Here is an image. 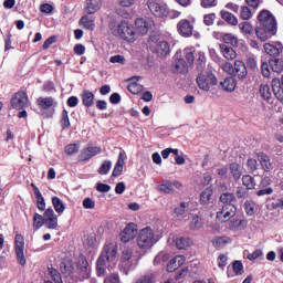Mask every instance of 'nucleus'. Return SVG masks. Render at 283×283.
<instances>
[{
    "label": "nucleus",
    "mask_w": 283,
    "mask_h": 283,
    "mask_svg": "<svg viewBox=\"0 0 283 283\" xmlns=\"http://www.w3.org/2000/svg\"><path fill=\"white\" fill-rule=\"evenodd\" d=\"M259 27L255 28V34L260 41H269L271 36L277 34V21L269 10H262L258 14Z\"/></svg>",
    "instance_id": "nucleus-1"
},
{
    "label": "nucleus",
    "mask_w": 283,
    "mask_h": 283,
    "mask_svg": "<svg viewBox=\"0 0 283 283\" xmlns=\"http://www.w3.org/2000/svg\"><path fill=\"white\" fill-rule=\"evenodd\" d=\"M113 34L114 36H119V39L127 41V43H134L137 39L136 29L128 21L119 22L113 29Z\"/></svg>",
    "instance_id": "nucleus-2"
},
{
    "label": "nucleus",
    "mask_w": 283,
    "mask_h": 283,
    "mask_svg": "<svg viewBox=\"0 0 283 283\" xmlns=\"http://www.w3.org/2000/svg\"><path fill=\"white\" fill-rule=\"evenodd\" d=\"M156 244V234L150 227H146L139 231L137 237V245L142 251H149Z\"/></svg>",
    "instance_id": "nucleus-3"
},
{
    "label": "nucleus",
    "mask_w": 283,
    "mask_h": 283,
    "mask_svg": "<svg viewBox=\"0 0 283 283\" xmlns=\"http://www.w3.org/2000/svg\"><path fill=\"white\" fill-rule=\"evenodd\" d=\"M196 82L199 90H202L203 92H209L211 87L218 85V77L216 76V73H213V71L211 70H208L206 72L201 71V73L198 74Z\"/></svg>",
    "instance_id": "nucleus-4"
},
{
    "label": "nucleus",
    "mask_w": 283,
    "mask_h": 283,
    "mask_svg": "<svg viewBox=\"0 0 283 283\" xmlns=\"http://www.w3.org/2000/svg\"><path fill=\"white\" fill-rule=\"evenodd\" d=\"M75 269L80 277V282L92 277V265H90V261H87V258L84 254H80L77 256Z\"/></svg>",
    "instance_id": "nucleus-5"
},
{
    "label": "nucleus",
    "mask_w": 283,
    "mask_h": 283,
    "mask_svg": "<svg viewBox=\"0 0 283 283\" xmlns=\"http://www.w3.org/2000/svg\"><path fill=\"white\" fill-rule=\"evenodd\" d=\"M116 255H118V247L114 243H107L104 245L98 258L108 262V268L113 269V266H116V262H118Z\"/></svg>",
    "instance_id": "nucleus-6"
},
{
    "label": "nucleus",
    "mask_w": 283,
    "mask_h": 283,
    "mask_svg": "<svg viewBox=\"0 0 283 283\" xmlns=\"http://www.w3.org/2000/svg\"><path fill=\"white\" fill-rule=\"evenodd\" d=\"M147 8L150 10L154 17H158L159 19L169 17V8L163 0H148Z\"/></svg>",
    "instance_id": "nucleus-7"
},
{
    "label": "nucleus",
    "mask_w": 283,
    "mask_h": 283,
    "mask_svg": "<svg viewBox=\"0 0 283 283\" xmlns=\"http://www.w3.org/2000/svg\"><path fill=\"white\" fill-rule=\"evenodd\" d=\"M14 251H15V258H17L20 266H25V264H27L25 252H24L25 251V239L23 238V234H15Z\"/></svg>",
    "instance_id": "nucleus-8"
},
{
    "label": "nucleus",
    "mask_w": 283,
    "mask_h": 283,
    "mask_svg": "<svg viewBox=\"0 0 283 283\" xmlns=\"http://www.w3.org/2000/svg\"><path fill=\"white\" fill-rule=\"evenodd\" d=\"M138 260L140 258L136 259L134 258V251L129 248H126L122 251V259L119 266H124L125 271H132L136 269V265L138 264Z\"/></svg>",
    "instance_id": "nucleus-9"
},
{
    "label": "nucleus",
    "mask_w": 283,
    "mask_h": 283,
    "mask_svg": "<svg viewBox=\"0 0 283 283\" xmlns=\"http://www.w3.org/2000/svg\"><path fill=\"white\" fill-rule=\"evenodd\" d=\"M11 107L13 109H25L30 107V98L28 97V93L25 91H18L11 97Z\"/></svg>",
    "instance_id": "nucleus-10"
},
{
    "label": "nucleus",
    "mask_w": 283,
    "mask_h": 283,
    "mask_svg": "<svg viewBox=\"0 0 283 283\" xmlns=\"http://www.w3.org/2000/svg\"><path fill=\"white\" fill-rule=\"evenodd\" d=\"M103 153V148L101 146H88L83 148L77 156L78 163H90L94 156H98V154Z\"/></svg>",
    "instance_id": "nucleus-11"
},
{
    "label": "nucleus",
    "mask_w": 283,
    "mask_h": 283,
    "mask_svg": "<svg viewBox=\"0 0 283 283\" xmlns=\"http://www.w3.org/2000/svg\"><path fill=\"white\" fill-rule=\"evenodd\" d=\"M177 32L184 39H189L193 36V23H191V21L188 19H181L177 23Z\"/></svg>",
    "instance_id": "nucleus-12"
},
{
    "label": "nucleus",
    "mask_w": 283,
    "mask_h": 283,
    "mask_svg": "<svg viewBox=\"0 0 283 283\" xmlns=\"http://www.w3.org/2000/svg\"><path fill=\"white\" fill-rule=\"evenodd\" d=\"M237 211L238 208H235V205L226 203L223 205L221 211L217 212V220H220V222H229V219L233 218Z\"/></svg>",
    "instance_id": "nucleus-13"
},
{
    "label": "nucleus",
    "mask_w": 283,
    "mask_h": 283,
    "mask_svg": "<svg viewBox=\"0 0 283 283\" xmlns=\"http://www.w3.org/2000/svg\"><path fill=\"white\" fill-rule=\"evenodd\" d=\"M138 233V226L135 223H128L124 230L119 233V239L122 242L127 244V242H132L136 234Z\"/></svg>",
    "instance_id": "nucleus-14"
},
{
    "label": "nucleus",
    "mask_w": 283,
    "mask_h": 283,
    "mask_svg": "<svg viewBox=\"0 0 283 283\" xmlns=\"http://www.w3.org/2000/svg\"><path fill=\"white\" fill-rule=\"evenodd\" d=\"M43 214L46 229L53 230L59 227V217L54 213V209L48 208Z\"/></svg>",
    "instance_id": "nucleus-15"
},
{
    "label": "nucleus",
    "mask_w": 283,
    "mask_h": 283,
    "mask_svg": "<svg viewBox=\"0 0 283 283\" xmlns=\"http://www.w3.org/2000/svg\"><path fill=\"white\" fill-rule=\"evenodd\" d=\"M256 158H258L263 171L269 172V171H273V169H275L273 161H271V157L269 155H266L265 153H262V151L256 153Z\"/></svg>",
    "instance_id": "nucleus-16"
},
{
    "label": "nucleus",
    "mask_w": 283,
    "mask_h": 283,
    "mask_svg": "<svg viewBox=\"0 0 283 283\" xmlns=\"http://www.w3.org/2000/svg\"><path fill=\"white\" fill-rule=\"evenodd\" d=\"M36 105L41 112H48L49 109H52V107H56L59 103L54 101V97H39L36 99Z\"/></svg>",
    "instance_id": "nucleus-17"
},
{
    "label": "nucleus",
    "mask_w": 283,
    "mask_h": 283,
    "mask_svg": "<svg viewBox=\"0 0 283 283\" xmlns=\"http://www.w3.org/2000/svg\"><path fill=\"white\" fill-rule=\"evenodd\" d=\"M244 274V265L242 264V261H234L231 265H228L227 268V276L228 277H235V275H243Z\"/></svg>",
    "instance_id": "nucleus-18"
},
{
    "label": "nucleus",
    "mask_w": 283,
    "mask_h": 283,
    "mask_svg": "<svg viewBox=\"0 0 283 283\" xmlns=\"http://www.w3.org/2000/svg\"><path fill=\"white\" fill-rule=\"evenodd\" d=\"M60 271L65 277H72L74 275V261L72 259H64L60 263Z\"/></svg>",
    "instance_id": "nucleus-19"
},
{
    "label": "nucleus",
    "mask_w": 283,
    "mask_h": 283,
    "mask_svg": "<svg viewBox=\"0 0 283 283\" xmlns=\"http://www.w3.org/2000/svg\"><path fill=\"white\" fill-rule=\"evenodd\" d=\"M234 74L240 81H244L249 76V71L247 70V64L244 62L237 60L234 62Z\"/></svg>",
    "instance_id": "nucleus-20"
},
{
    "label": "nucleus",
    "mask_w": 283,
    "mask_h": 283,
    "mask_svg": "<svg viewBox=\"0 0 283 283\" xmlns=\"http://www.w3.org/2000/svg\"><path fill=\"white\" fill-rule=\"evenodd\" d=\"M189 72V66L185 59H177L172 63V73L174 74H187Z\"/></svg>",
    "instance_id": "nucleus-21"
},
{
    "label": "nucleus",
    "mask_w": 283,
    "mask_h": 283,
    "mask_svg": "<svg viewBox=\"0 0 283 283\" xmlns=\"http://www.w3.org/2000/svg\"><path fill=\"white\" fill-rule=\"evenodd\" d=\"M125 166V153L120 151L112 172L113 178H118L123 175V167Z\"/></svg>",
    "instance_id": "nucleus-22"
},
{
    "label": "nucleus",
    "mask_w": 283,
    "mask_h": 283,
    "mask_svg": "<svg viewBox=\"0 0 283 283\" xmlns=\"http://www.w3.org/2000/svg\"><path fill=\"white\" fill-rule=\"evenodd\" d=\"M263 48H264L265 54H269V56H273V59H277V56L282 54V50H283L282 44H277V46H275L271 43H265Z\"/></svg>",
    "instance_id": "nucleus-23"
},
{
    "label": "nucleus",
    "mask_w": 283,
    "mask_h": 283,
    "mask_svg": "<svg viewBox=\"0 0 283 283\" xmlns=\"http://www.w3.org/2000/svg\"><path fill=\"white\" fill-rule=\"evenodd\" d=\"M31 187L36 199V208L39 211H45V198H43L41 190H39V187H36L34 184H31Z\"/></svg>",
    "instance_id": "nucleus-24"
},
{
    "label": "nucleus",
    "mask_w": 283,
    "mask_h": 283,
    "mask_svg": "<svg viewBox=\"0 0 283 283\" xmlns=\"http://www.w3.org/2000/svg\"><path fill=\"white\" fill-rule=\"evenodd\" d=\"M102 3H103V0H86V7H85L86 14H96Z\"/></svg>",
    "instance_id": "nucleus-25"
},
{
    "label": "nucleus",
    "mask_w": 283,
    "mask_h": 283,
    "mask_svg": "<svg viewBox=\"0 0 283 283\" xmlns=\"http://www.w3.org/2000/svg\"><path fill=\"white\" fill-rule=\"evenodd\" d=\"M81 98H82V105H84V107H92L94 105V93L90 90H84L81 94Z\"/></svg>",
    "instance_id": "nucleus-26"
},
{
    "label": "nucleus",
    "mask_w": 283,
    "mask_h": 283,
    "mask_svg": "<svg viewBox=\"0 0 283 283\" xmlns=\"http://www.w3.org/2000/svg\"><path fill=\"white\" fill-rule=\"evenodd\" d=\"M219 48L224 59H227V61H233L238 57V53L235 52V50H233V48L227 44H220Z\"/></svg>",
    "instance_id": "nucleus-27"
},
{
    "label": "nucleus",
    "mask_w": 283,
    "mask_h": 283,
    "mask_svg": "<svg viewBox=\"0 0 283 283\" xmlns=\"http://www.w3.org/2000/svg\"><path fill=\"white\" fill-rule=\"evenodd\" d=\"M135 28L138 34H142V36L147 34V32H149V23L147 22V20L143 18H137L135 20Z\"/></svg>",
    "instance_id": "nucleus-28"
},
{
    "label": "nucleus",
    "mask_w": 283,
    "mask_h": 283,
    "mask_svg": "<svg viewBox=\"0 0 283 283\" xmlns=\"http://www.w3.org/2000/svg\"><path fill=\"white\" fill-rule=\"evenodd\" d=\"M156 52L159 54V56H167L170 52L169 42L165 40H159L156 43Z\"/></svg>",
    "instance_id": "nucleus-29"
},
{
    "label": "nucleus",
    "mask_w": 283,
    "mask_h": 283,
    "mask_svg": "<svg viewBox=\"0 0 283 283\" xmlns=\"http://www.w3.org/2000/svg\"><path fill=\"white\" fill-rule=\"evenodd\" d=\"M220 17L228 25H238V18L233 15V13L227 11V10H221L220 11Z\"/></svg>",
    "instance_id": "nucleus-30"
},
{
    "label": "nucleus",
    "mask_w": 283,
    "mask_h": 283,
    "mask_svg": "<svg viewBox=\"0 0 283 283\" xmlns=\"http://www.w3.org/2000/svg\"><path fill=\"white\" fill-rule=\"evenodd\" d=\"M245 67L250 72H259L260 67L258 66V57L254 54H249L245 60Z\"/></svg>",
    "instance_id": "nucleus-31"
},
{
    "label": "nucleus",
    "mask_w": 283,
    "mask_h": 283,
    "mask_svg": "<svg viewBox=\"0 0 283 283\" xmlns=\"http://www.w3.org/2000/svg\"><path fill=\"white\" fill-rule=\"evenodd\" d=\"M220 85L224 92H233L238 83L234 77H226L223 82H220Z\"/></svg>",
    "instance_id": "nucleus-32"
},
{
    "label": "nucleus",
    "mask_w": 283,
    "mask_h": 283,
    "mask_svg": "<svg viewBox=\"0 0 283 283\" xmlns=\"http://www.w3.org/2000/svg\"><path fill=\"white\" fill-rule=\"evenodd\" d=\"M196 67L198 72H203L205 67H207V56L203 52H198L196 55Z\"/></svg>",
    "instance_id": "nucleus-33"
},
{
    "label": "nucleus",
    "mask_w": 283,
    "mask_h": 283,
    "mask_svg": "<svg viewBox=\"0 0 283 283\" xmlns=\"http://www.w3.org/2000/svg\"><path fill=\"white\" fill-rule=\"evenodd\" d=\"M106 266H107V261L98 256L96 261L97 277H105Z\"/></svg>",
    "instance_id": "nucleus-34"
},
{
    "label": "nucleus",
    "mask_w": 283,
    "mask_h": 283,
    "mask_svg": "<svg viewBox=\"0 0 283 283\" xmlns=\"http://www.w3.org/2000/svg\"><path fill=\"white\" fill-rule=\"evenodd\" d=\"M259 94L263 101H266V103H271V87L269 84H261L259 88Z\"/></svg>",
    "instance_id": "nucleus-35"
},
{
    "label": "nucleus",
    "mask_w": 283,
    "mask_h": 283,
    "mask_svg": "<svg viewBox=\"0 0 283 283\" xmlns=\"http://www.w3.org/2000/svg\"><path fill=\"white\" fill-rule=\"evenodd\" d=\"M213 196V188L208 187L200 193V202L201 205H209L211 202V197Z\"/></svg>",
    "instance_id": "nucleus-36"
},
{
    "label": "nucleus",
    "mask_w": 283,
    "mask_h": 283,
    "mask_svg": "<svg viewBox=\"0 0 283 283\" xmlns=\"http://www.w3.org/2000/svg\"><path fill=\"white\" fill-rule=\"evenodd\" d=\"M229 169L234 180H239L240 178H242V168L240 167V164L231 163Z\"/></svg>",
    "instance_id": "nucleus-37"
},
{
    "label": "nucleus",
    "mask_w": 283,
    "mask_h": 283,
    "mask_svg": "<svg viewBox=\"0 0 283 283\" xmlns=\"http://www.w3.org/2000/svg\"><path fill=\"white\" fill-rule=\"evenodd\" d=\"M176 247L179 250L189 249V247H191V239L179 237L176 239Z\"/></svg>",
    "instance_id": "nucleus-38"
},
{
    "label": "nucleus",
    "mask_w": 283,
    "mask_h": 283,
    "mask_svg": "<svg viewBox=\"0 0 283 283\" xmlns=\"http://www.w3.org/2000/svg\"><path fill=\"white\" fill-rule=\"evenodd\" d=\"M219 200L222 205H232V202H235V195L233 192H223L220 195Z\"/></svg>",
    "instance_id": "nucleus-39"
},
{
    "label": "nucleus",
    "mask_w": 283,
    "mask_h": 283,
    "mask_svg": "<svg viewBox=\"0 0 283 283\" xmlns=\"http://www.w3.org/2000/svg\"><path fill=\"white\" fill-rule=\"evenodd\" d=\"M52 205L56 213L61 216L65 211V205H63V201L59 197H52Z\"/></svg>",
    "instance_id": "nucleus-40"
},
{
    "label": "nucleus",
    "mask_w": 283,
    "mask_h": 283,
    "mask_svg": "<svg viewBox=\"0 0 283 283\" xmlns=\"http://www.w3.org/2000/svg\"><path fill=\"white\" fill-rule=\"evenodd\" d=\"M43 224H45L44 214L41 216L38 212H35L34 216H33V229H34V231H39V229H41V227H43Z\"/></svg>",
    "instance_id": "nucleus-41"
},
{
    "label": "nucleus",
    "mask_w": 283,
    "mask_h": 283,
    "mask_svg": "<svg viewBox=\"0 0 283 283\" xmlns=\"http://www.w3.org/2000/svg\"><path fill=\"white\" fill-rule=\"evenodd\" d=\"M80 24L83 25L85 30L94 31V28H96L94 20L90 19L87 15H84L80 19Z\"/></svg>",
    "instance_id": "nucleus-42"
},
{
    "label": "nucleus",
    "mask_w": 283,
    "mask_h": 283,
    "mask_svg": "<svg viewBox=\"0 0 283 283\" xmlns=\"http://www.w3.org/2000/svg\"><path fill=\"white\" fill-rule=\"evenodd\" d=\"M239 29L241 30L242 34H245V35H251L253 34L254 32V28H253V24H251V22H241L239 24Z\"/></svg>",
    "instance_id": "nucleus-43"
},
{
    "label": "nucleus",
    "mask_w": 283,
    "mask_h": 283,
    "mask_svg": "<svg viewBox=\"0 0 283 283\" xmlns=\"http://www.w3.org/2000/svg\"><path fill=\"white\" fill-rule=\"evenodd\" d=\"M269 63L272 69V72H276L277 74H280L283 71L282 60L275 57L274 60H270Z\"/></svg>",
    "instance_id": "nucleus-44"
},
{
    "label": "nucleus",
    "mask_w": 283,
    "mask_h": 283,
    "mask_svg": "<svg viewBox=\"0 0 283 283\" xmlns=\"http://www.w3.org/2000/svg\"><path fill=\"white\" fill-rule=\"evenodd\" d=\"M60 125H61L62 129H70L72 127V124L70 123V115L67 113V109H64L62 112Z\"/></svg>",
    "instance_id": "nucleus-45"
},
{
    "label": "nucleus",
    "mask_w": 283,
    "mask_h": 283,
    "mask_svg": "<svg viewBox=\"0 0 283 283\" xmlns=\"http://www.w3.org/2000/svg\"><path fill=\"white\" fill-rule=\"evenodd\" d=\"M222 40L228 45H232V48H238V38L232 33H226L222 35Z\"/></svg>",
    "instance_id": "nucleus-46"
},
{
    "label": "nucleus",
    "mask_w": 283,
    "mask_h": 283,
    "mask_svg": "<svg viewBox=\"0 0 283 283\" xmlns=\"http://www.w3.org/2000/svg\"><path fill=\"white\" fill-rule=\"evenodd\" d=\"M242 185L248 190L249 189H255V179L253 177H251V175H244L242 177Z\"/></svg>",
    "instance_id": "nucleus-47"
},
{
    "label": "nucleus",
    "mask_w": 283,
    "mask_h": 283,
    "mask_svg": "<svg viewBox=\"0 0 283 283\" xmlns=\"http://www.w3.org/2000/svg\"><path fill=\"white\" fill-rule=\"evenodd\" d=\"M231 242V238L229 237H219L212 241V244L216 249H222L226 244H229Z\"/></svg>",
    "instance_id": "nucleus-48"
},
{
    "label": "nucleus",
    "mask_w": 283,
    "mask_h": 283,
    "mask_svg": "<svg viewBox=\"0 0 283 283\" xmlns=\"http://www.w3.org/2000/svg\"><path fill=\"white\" fill-rule=\"evenodd\" d=\"M111 170L112 163L109 160H104L101 167L98 168L97 174H99V176H107V174H109Z\"/></svg>",
    "instance_id": "nucleus-49"
},
{
    "label": "nucleus",
    "mask_w": 283,
    "mask_h": 283,
    "mask_svg": "<svg viewBox=\"0 0 283 283\" xmlns=\"http://www.w3.org/2000/svg\"><path fill=\"white\" fill-rule=\"evenodd\" d=\"M158 191L161 193H171L174 191V188L171 187V181L164 180L161 185L158 186Z\"/></svg>",
    "instance_id": "nucleus-50"
},
{
    "label": "nucleus",
    "mask_w": 283,
    "mask_h": 283,
    "mask_svg": "<svg viewBox=\"0 0 283 283\" xmlns=\"http://www.w3.org/2000/svg\"><path fill=\"white\" fill-rule=\"evenodd\" d=\"M80 149L81 146L78 144H67L64 151L67 156H74V154H76Z\"/></svg>",
    "instance_id": "nucleus-51"
},
{
    "label": "nucleus",
    "mask_w": 283,
    "mask_h": 283,
    "mask_svg": "<svg viewBox=\"0 0 283 283\" xmlns=\"http://www.w3.org/2000/svg\"><path fill=\"white\" fill-rule=\"evenodd\" d=\"M253 14L251 13V9L247 6H243L240 8V19H243V21H249Z\"/></svg>",
    "instance_id": "nucleus-52"
},
{
    "label": "nucleus",
    "mask_w": 283,
    "mask_h": 283,
    "mask_svg": "<svg viewBox=\"0 0 283 283\" xmlns=\"http://www.w3.org/2000/svg\"><path fill=\"white\" fill-rule=\"evenodd\" d=\"M189 210V202H181L177 208H175L176 216H185Z\"/></svg>",
    "instance_id": "nucleus-53"
},
{
    "label": "nucleus",
    "mask_w": 283,
    "mask_h": 283,
    "mask_svg": "<svg viewBox=\"0 0 283 283\" xmlns=\"http://www.w3.org/2000/svg\"><path fill=\"white\" fill-rule=\"evenodd\" d=\"M247 167L250 174H255V171H258V159L249 158L247 160Z\"/></svg>",
    "instance_id": "nucleus-54"
},
{
    "label": "nucleus",
    "mask_w": 283,
    "mask_h": 283,
    "mask_svg": "<svg viewBox=\"0 0 283 283\" xmlns=\"http://www.w3.org/2000/svg\"><path fill=\"white\" fill-rule=\"evenodd\" d=\"M49 273L55 283H63V279L61 277V273H59V270L56 269H49Z\"/></svg>",
    "instance_id": "nucleus-55"
},
{
    "label": "nucleus",
    "mask_w": 283,
    "mask_h": 283,
    "mask_svg": "<svg viewBox=\"0 0 283 283\" xmlns=\"http://www.w3.org/2000/svg\"><path fill=\"white\" fill-rule=\"evenodd\" d=\"M40 12L43 14H53L54 13V6L50 3H42L40 6Z\"/></svg>",
    "instance_id": "nucleus-56"
},
{
    "label": "nucleus",
    "mask_w": 283,
    "mask_h": 283,
    "mask_svg": "<svg viewBox=\"0 0 283 283\" xmlns=\"http://www.w3.org/2000/svg\"><path fill=\"white\" fill-rule=\"evenodd\" d=\"M127 90L130 94H140V92H143V86L137 83H130L128 84Z\"/></svg>",
    "instance_id": "nucleus-57"
},
{
    "label": "nucleus",
    "mask_w": 283,
    "mask_h": 283,
    "mask_svg": "<svg viewBox=\"0 0 283 283\" xmlns=\"http://www.w3.org/2000/svg\"><path fill=\"white\" fill-rule=\"evenodd\" d=\"M202 227V219L199 216L192 217V220L190 222V229H200Z\"/></svg>",
    "instance_id": "nucleus-58"
},
{
    "label": "nucleus",
    "mask_w": 283,
    "mask_h": 283,
    "mask_svg": "<svg viewBox=\"0 0 283 283\" xmlns=\"http://www.w3.org/2000/svg\"><path fill=\"white\" fill-rule=\"evenodd\" d=\"M201 8H216L218 0H200Z\"/></svg>",
    "instance_id": "nucleus-59"
},
{
    "label": "nucleus",
    "mask_w": 283,
    "mask_h": 283,
    "mask_svg": "<svg viewBox=\"0 0 283 283\" xmlns=\"http://www.w3.org/2000/svg\"><path fill=\"white\" fill-rule=\"evenodd\" d=\"M112 189V186L103 182H98L96 185V191H99V193H107Z\"/></svg>",
    "instance_id": "nucleus-60"
},
{
    "label": "nucleus",
    "mask_w": 283,
    "mask_h": 283,
    "mask_svg": "<svg viewBox=\"0 0 283 283\" xmlns=\"http://www.w3.org/2000/svg\"><path fill=\"white\" fill-rule=\"evenodd\" d=\"M104 283H120V276L118 273H113L104 280Z\"/></svg>",
    "instance_id": "nucleus-61"
},
{
    "label": "nucleus",
    "mask_w": 283,
    "mask_h": 283,
    "mask_svg": "<svg viewBox=\"0 0 283 283\" xmlns=\"http://www.w3.org/2000/svg\"><path fill=\"white\" fill-rule=\"evenodd\" d=\"M214 21H216V13H209L203 17L205 25H213Z\"/></svg>",
    "instance_id": "nucleus-62"
},
{
    "label": "nucleus",
    "mask_w": 283,
    "mask_h": 283,
    "mask_svg": "<svg viewBox=\"0 0 283 283\" xmlns=\"http://www.w3.org/2000/svg\"><path fill=\"white\" fill-rule=\"evenodd\" d=\"M261 73L264 76V78H269V76H271V70L269 69V63L262 62Z\"/></svg>",
    "instance_id": "nucleus-63"
},
{
    "label": "nucleus",
    "mask_w": 283,
    "mask_h": 283,
    "mask_svg": "<svg viewBox=\"0 0 283 283\" xmlns=\"http://www.w3.org/2000/svg\"><path fill=\"white\" fill-rule=\"evenodd\" d=\"M135 283H154V277L151 275L140 276Z\"/></svg>",
    "instance_id": "nucleus-64"
}]
</instances>
